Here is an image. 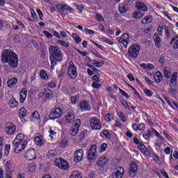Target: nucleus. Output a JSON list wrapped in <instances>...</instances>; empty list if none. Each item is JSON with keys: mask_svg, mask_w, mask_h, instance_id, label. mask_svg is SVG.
<instances>
[{"mask_svg": "<svg viewBox=\"0 0 178 178\" xmlns=\"http://www.w3.org/2000/svg\"><path fill=\"white\" fill-rule=\"evenodd\" d=\"M95 158H97V146L93 145L89 149L88 159L89 161H95Z\"/></svg>", "mask_w": 178, "mask_h": 178, "instance_id": "obj_13", "label": "nucleus"}, {"mask_svg": "<svg viewBox=\"0 0 178 178\" xmlns=\"http://www.w3.org/2000/svg\"><path fill=\"white\" fill-rule=\"evenodd\" d=\"M124 175V169L122 167H117L110 178H122Z\"/></svg>", "mask_w": 178, "mask_h": 178, "instance_id": "obj_12", "label": "nucleus"}, {"mask_svg": "<svg viewBox=\"0 0 178 178\" xmlns=\"http://www.w3.org/2000/svg\"><path fill=\"white\" fill-rule=\"evenodd\" d=\"M17 78H12L11 79L8 80L7 81V86L10 88H13L16 84H17Z\"/></svg>", "mask_w": 178, "mask_h": 178, "instance_id": "obj_27", "label": "nucleus"}, {"mask_svg": "<svg viewBox=\"0 0 178 178\" xmlns=\"http://www.w3.org/2000/svg\"><path fill=\"white\" fill-rule=\"evenodd\" d=\"M69 65H70L67 70V74L69 77L74 79H76V77H77V67L76 66V65H74V63H73V61H70Z\"/></svg>", "mask_w": 178, "mask_h": 178, "instance_id": "obj_6", "label": "nucleus"}, {"mask_svg": "<svg viewBox=\"0 0 178 178\" xmlns=\"http://www.w3.org/2000/svg\"><path fill=\"white\" fill-rule=\"evenodd\" d=\"M145 81H146L149 86H152L154 84V82H152V81H151L148 76L145 77Z\"/></svg>", "mask_w": 178, "mask_h": 178, "instance_id": "obj_58", "label": "nucleus"}, {"mask_svg": "<svg viewBox=\"0 0 178 178\" xmlns=\"http://www.w3.org/2000/svg\"><path fill=\"white\" fill-rule=\"evenodd\" d=\"M103 135L106 136V138H111V133H109V131L107 130H104L103 131Z\"/></svg>", "mask_w": 178, "mask_h": 178, "instance_id": "obj_59", "label": "nucleus"}, {"mask_svg": "<svg viewBox=\"0 0 178 178\" xmlns=\"http://www.w3.org/2000/svg\"><path fill=\"white\" fill-rule=\"evenodd\" d=\"M10 108H17V106L19 105V102H17L16 99H12L10 101Z\"/></svg>", "mask_w": 178, "mask_h": 178, "instance_id": "obj_44", "label": "nucleus"}, {"mask_svg": "<svg viewBox=\"0 0 178 178\" xmlns=\"http://www.w3.org/2000/svg\"><path fill=\"white\" fill-rule=\"evenodd\" d=\"M91 63L93 66H95V67H102V66L105 65V61L101 60L100 62H99L97 60H92Z\"/></svg>", "mask_w": 178, "mask_h": 178, "instance_id": "obj_28", "label": "nucleus"}, {"mask_svg": "<svg viewBox=\"0 0 178 178\" xmlns=\"http://www.w3.org/2000/svg\"><path fill=\"white\" fill-rule=\"evenodd\" d=\"M161 173L163 175V176H164V177L169 178V175H168V172L165 171V170L163 169L161 170Z\"/></svg>", "mask_w": 178, "mask_h": 178, "instance_id": "obj_64", "label": "nucleus"}, {"mask_svg": "<svg viewBox=\"0 0 178 178\" xmlns=\"http://www.w3.org/2000/svg\"><path fill=\"white\" fill-rule=\"evenodd\" d=\"M49 52L50 54L51 68L54 69L57 62H60L63 59L62 51L57 46L51 45L49 48Z\"/></svg>", "mask_w": 178, "mask_h": 178, "instance_id": "obj_3", "label": "nucleus"}, {"mask_svg": "<svg viewBox=\"0 0 178 178\" xmlns=\"http://www.w3.org/2000/svg\"><path fill=\"white\" fill-rule=\"evenodd\" d=\"M168 92L172 95V97H175L176 94L177 93V90H176V86H170L168 88Z\"/></svg>", "mask_w": 178, "mask_h": 178, "instance_id": "obj_36", "label": "nucleus"}, {"mask_svg": "<svg viewBox=\"0 0 178 178\" xmlns=\"http://www.w3.org/2000/svg\"><path fill=\"white\" fill-rule=\"evenodd\" d=\"M154 79L156 83L159 84L163 80V75H162V73H161V72L157 71L154 75Z\"/></svg>", "mask_w": 178, "mask_h": 178, "instance_id": "obj_22", "label": "nucleus"}, {"mask_svg": "<svg viewBox=\"0 0 178 178\" xmlns=\"http://www.w3.org/2000/svg\"><path fill=\"white\" fill-rule=\"evenodd\" d=\"M153 40L154 41L155 46L157 48H161V38L159 37V35H158V33H154V34Z\"/></svg>", "mask_w": 178, "mask_h": 178, "instance_id": "obj_24", "label": "nucleus"}, {"mask_svg": "<svg viewBox=\"0 0 178 178\" xmlns=\"http://www.w3.org/2000/svg\"><path fill=\"white\" fill-rule=\"evenodd\" d=\"M80 126H81V121L80 119L76 120L74 125H72L70 129V134L71 136H77Z\"/></svg>", "mask_w": 178, "mask_h": 178, "instance_id": "obj_9", "label": "nucleus"}, {"mask_svg": "<svg viewBox=\"0 0 178 178\" xmlns=\"http://www.w3.org/2000/svg\"><path fill=\"white\" fill-rule=\"evenodd\" d=\"M40 76L43 80H48V74L44 70H42L40 72Z\"/></svg>", "mask_w": 178, "mask_h": 178, "instance_id": "obj_41", "label": "nucleus"}, {"mask_svg": "<svg viewBox=\"0 0 178 178\" xmlns=\"http://www.w3.org/2000/svg\"><path fill=\"white\" fill-rule=\"evenodd\" d=\"M58 9H60L63 12H67V13H72L74 11V9L66 4H60L57 6Z\"/></svg>", "mask_w": 178, "mask_h": 178, "instance_id": "obj_17", "label": "nucleus"}, {"mask_svg": "<svg viewBox=\"0 0 178 178\" xmlns=\"http://www.w3.org/2000/svg\"><path fill=\"white\" fill-rule=\"evenodd\" d=\"M144 92H145V95H147V97H152V92L149 89L145 88L144 90Z\"/></svg>", "mask_w": 178, "mask_h": 178, "instance_id": "obj_55", "label": "nucleus"}, {"mask_svg": "<svg viewBox=\"0 0 178 178\" xmlns=\"http://www.w3.org/2000/svg\"><path fill=\"white\" fill-rule=\"evenodd\" d=\"M19 97H20L19 101H20L21 104H23L24 102V101H26V98H27V89L24 88L21 90V92L19 94Z\"/></svg>", "mask_w": 178, "mask_h": 178, "instance_id": "obj_23", "label": "nucleus"}, {"mask_svg": "<svg viewBox=\"0 0 178 178\" xmlns=\"http://www.w3.org/2000/svg\"><path fill=\"white\" fill-rule=\"evenodd\" d=\"M163 74H164V76L165 77V79H170L172 72H170V70L169 69L164 68Z\"/></svg>", "mask_w": 178, "mask_h": 178, "instance_id": "obj_40", "label": "nucleus"}, {"mask_svg": "<svg viewBox=\"0 0 178 178\" xmlns=\"http://www.w3.org/2000/svg\"><path fill=\"white\" fill-rule=\"evenodd\" d=\"M118 10L121 15H124V13H127V8L124 3H120L118 7Z\"/></svg>", "mask_w": 178, "mask_h": 178, "instance_id": "obj_30", "label": "nucleus"}, {"mask_svg": "<svg viewBox=\"0 0 178 178\" xmlns=\"http://www.w3.org/2000/svg\"><path fill=\"white\" fill-rule=\"evenodd\" d=\"M68 144H69V141L67 140V139L64 138L61 140V141L60 142V148H66V146Z\"/></svg>", "mask_w": 178, "mask_h": 178, "instance_id": "obj_39", "label": "nucleus"}, {"mask_svg": "<svg viewBox=\"0 0 178 178\" xmlns=\"http://www.w3.org/2000/svg\"><path fill=\"white\" fill-rule=\"evenodd\" d=\"M79 108L82 112L88 109V102L83 101L79 104Z\"/></svg>", "mask_w": 178, "mask_h": 178, "instance_id": "obj_29", "label": "nucleus"}, {"mask_svg": "<svg viewBox=\"0 0 178 178\" xmlns=\"http://www.w3.org/2000/svg\"><path fill=\"white\" fill-rule=\"evenodd\" d=\"M152 22V16L147 15L145 17V19L142 20L143 24H147V23H151Z\"/></svg>", "mask_w": 178, "mask_h": 178, "instance_id": "obj_37", "label": "nucleus"}, {"mask_svg": "<svg viewBox=\"0 0 178 178\" xmlns=\"http://www.w3.org/2000/svg\"><path fill=\"white\" fill-rule=\"evenodd\" d=\"M35 144L39 147H42L44 144H45V140H44V137L42 136H36L34 138Z\"/></svg>", "mask_w": 178, "mask_h": 178, "instance_id": "obj_21", "label": "nucleus"}, {"mask_svg": "<svg viewBox=\"0 0 178 178\" xmlns=\"http://www.w3.org/2000/svg\"><path fill=\"white\" fill-rule=\"evenodd\" d=\"M83 156H84V152L83 149H79L76 150L74 152V161L76 163H79V162H81V161L83 160Z\"/></svg>", "mask_w": 178, "mask_h": 178, "instance_id": "obj_14", "label": "nucleus"}, {"mask_svg": "<svg viewBox=\"0 0 178 178\" xmlns=\"http://www.w3.org/2000/svg\"><path fill=\"white\" fill-rule=\"evenodd\" d=\"M72 37L74 40H75L76 44H80L81 42V38L80 36L77 35V34L74 33L72 35Z\"/></svg>", "mask_w": 178, "mask_h": 178, "instance_id": "obj_46", "label": "nucleus"}, {"mask_svg": "<svg viewBox=\"0 0 178 178\" xmlns=\"http://www.w3.org/2000/svg\"><path fill=\"white\" fill-rule=\"evenodd\" d=\"M40 113H38V111H34L33 113H32L31 119H32V120H35L40 119Z\"/></svg>", "mask_w": 178, "mask_h": 178, "instance_id": "obj_43", "label": "nucleus"}, {"mask_svg": "<svg viewBox=\"0 0 178 178\" xmlns=\"http://www.w3.org/2000/svg\"><path fill=\"white\" fill-rule=\"evenodd\" d=\"M113 119V113H107L104 117V120L106 122H111Z\"/></svg>", "mask_w": 178, "mask_h": 178, "instance_id": "obj_42", "label": "nucleus"}, {"mask_svg": "<svg viewBox=\"0 0 178 178\" xmlns=\"http://www.w3.org/2000/svg\"><path fill=\"white\" fill-rule=\"evenodd\" d=\"M96 20H97V22H104V17L99 14H97L96 15Z\"/></svg>", "mask_w": 178, "mask_h": 178, "instance_id": "obj_56", "label": "nucleus"}, {"mask_svg": "<svg viewBox=\"0 0 178 178\" xmlns=\"http://www.w3.org/2000/svg\"><path fill=\"white\" fill-rule=\"evenodd\" d=\"M5 131L8 136L15 134V131H16V125L12 122H8L5 127Z\"/></svg>", "mask_w": 178, "mask_h": 178, "instance_id": "obj_11", "label": "nucleus"}, {"mask_svg": "<svg viewBox=\"0 0 178 178\" xmlns=\"http://www.w3.org/2000/svg\"><path fill=\"white\" fill-rule=\"evenodd\" d=\"M97 166H100L101 168L105 166L108 163V159L105 157H100L99 160L96 162Z\"/></svg>", "mask_w": 178, "mask_h": 178, "instance_id": "obj_25", "label": "nucleus"}, {"mask_svg": "<svg viewBox=\"0 0 178 178\" xmlns=\"http://www.w3.org/2000/svg\"><path fill=\"white\" fill-rule=\"evenodd\" d=\"M58 155V153H56V150L55 149H52V150H49L48 152H47V158L50 159H52V158H55V156Z\"/></svg>", "mask_w": 178, "mask_h": 178, "instance_id": "obj_33", "label": "nucleus"}, {"mask_svg": "<svg viewBox=\"0 0 178 178\" xmlns=\"http://www.w3.org/2000/svg\"><path fill=\"white\" fill-rule=\"evenodd\" d=\"M6 170L8 172L7 175H12V163L7 161L6 163Z\"/></svg>", "mask_w": 178, "mask_h": 178, "instance_id": "obj_34", "label": "nucleus"}, {"mask_svg": "<svg viewBox=\"0 0 178 178\" xmlns=\"http://www.w3.org/2000/svg\"><path fill=\"white\" fill-rule=\"evenodd\" d=\"M107 147H108V145L106 143H103L100 147V150H99L100 154H102V152H105V151H106Z\"/></svg>", "mask_w": 178, "mask_h": 178, "instance_id": "obj_51", "label": "nucleus"}, {"mask_svg": "<svg viewBox=\"0 0 178 178\" xmlns=\"http://www.w3.org/2000/svg\"><path fill=\"white\" fill-rule=\"evenodd\" d=\"M51 97H52V90L49 88H44L43 92L38 94L39 99H42V101H48L51 99Z\"/></svg>", "mask_w": 178, "mask_h": 178, "instance_id": "obj_7", "label": "nucleus"}, {"mask_svg": "<svg viewBox=\"0 0 178 178\" xmlns=\"http://www.w3.org/2000/svg\"><path fill=\"white\" fill-rule=\"evenodd\" d=\"M136 8H138V10H141L142 12H147L148 8L147 7V5L145 3L137 1L136 3Z\"/></svg>", "mask_w": 178, "mask_h": 178, "instance_id": "obj_20", "label": "nucleus"}, {"mask_svg": "<svg viewBox=\"0 0 178 178\" xmlns=\"http://www.w3.org/2000/svg\"><path fill=\"white\" fill-rule=\"evenodd\" d=\"M140 67H143V69H146L147 70H154V69H155V67L154 66V65L150 63H148V64L142 63L140 64Z\"/></svg>", "mask_w": 178, "mask_h": 178, "instance_id": "obj_31", "label": "nucleus"}, {"mask_svg": "<svg viewBox=\"0 0 178 178\" xmlns=\"http://www.w3.org/2000/svg\"><path fill=\"white\" fill-rule=\"evenodd\" d=\"M118 115L120 120H122V122H127V119H126V116L124 115V113H123L122 112H118Z\"/></svg>", "mask_w": 178, "mask_h": 178, "instance_id": "obj_45", "label": "nucleus"}, {"mask_svg": "<svg viewBox=\"0 0 178 178\" xmlns=\"http://www.w3.org/2000/svg\"><path fill=\"white\" fill-rule=\"evenodd\" d=\"M120 94H122V95H123L124 97H125V98H127V99H129V98H130V96H129V95H127L124 90L120 89Z\"/></svg>", "mask_w": 178, "mask_h": 178, "instance_id": "obj_60", "label": "nucleus"}, {"mask_svg": "<svg viewBox=\"0 0 178 178\" xmlns=\"http://www.w3.org/2000/svg\"><path fill=\"white\" fill-rule=\"evenodd\" d=\"M144 129H145V124L144 123L138 124V130H144Z\"/></svg>", "mask_w": 178, "mask_h": 178, "instance_id": "obj_63", "label": "nucleus"}, {"mask_svg": "<svg viewBox=\"0 0 178 178\" xmlns=\"http://www.w3.org/2000/svg\"><path fill=\"white\" fill-rule=\"evenodd\" d=\"M70 178H83V175H81L80 172L74 170L72 172Z\"/></svg>", "mask_w": 178, "mask_h": 178, "instance_id": "obj_35", "label": "nucleus"}, {"mask_svg": "<svg viewBox=\"0 0 178 178\" xmlns=\"http://www.w3.org/2000/svg\"><path fill=\"white\" fill-rule=\"evenodd\" d=\"M76 51L79 52L81 56H87V55H88V52L80 51L79 49H76Z\"/></svg>", "mask_w": 178, "mask_h": 178, "instance_id": "obj_61", "label": "nucleus"}, {"mask_svg": "<svg viewBox=\"0 0 178 178\" xmlns=\"http://www.w3.org/2000/svg\"><path fill=\"white\" fill-rule=\"evenodd\" d=\"M55 166L62 169V170H67L69 169V163L62 159H56L54 161Z\"/></svg>", "mask_w": 178, "mask_h": 178, "instance_id": "obj_8", "label": "nucleus"}, {"mask_svg": "<svg viewBox=\"0 0 178 178\" xmlns=\"http://www.w3.org/2000/svg\"><path fill=\"white\" fill-rule=\"evenodd\" d=\"M27 113H29V111H27V110H26V108H21L19 109V116L20 119H24V118H26V115H27Z\"/></svg>", "mask_w": 178, "mask_h": 178, "instance_id": "obj_32", "label": "nucleus"}, {"mask_svg": "<svg viewBox=\"0 0 178 178\" xmlns=\"http://www.w3.org/2000/svg\"><path fill=\"white\" fill-rule=\"evenodd\" d=\"M130 36L127 33H124L121 38L118 39V42L120 44H122L124 48H127V45H129V39Z\"/></svg>", "mask_w": 178, "mask_h": 178, "instance_id": "obj_15", "label": "nucleus"}, {"mask_svg": "<svg viewBox=\"0 0 178 178\" xmlns=\"http://www.w3.org/2000/svg\"><path fill=\"white\" fill-rule=\"evenodd\" d=\"M143 16H144V13H141L140 11H135L134 13L133 17L134 19H141V17H143Z\"/></svg>", "mask_w": 178, "mask_h": 178, "instance_id": "obj_38", "label": "nucleus"}, {"mask_svg": "<svg viewBox=\"0 0 178 178\" xmlns=\"http://www.w3.org/2000/svg\"><path fill=\"white\" fill-rule=\"evenodd\" d=\"M74 119H76V118L74 117V114L72 113H68L65 115V122L67 123H73V122H74Z\"/></svg>", "mask_w": 178, "mask_h": 178, "instance_id": "obj_26", "label": "nucleus"}, {"mask_svg": "<svg viewBox=\"0 0 178 178\" xmlns=\"http://www.w3.org/2000/svg\"><path fill=\"white\" fill-rule=\"evenodd\" d=\"M28 143L29 142H27V138H26V135H24V134H18L13 143L14 147V152L15 154H20V152L24 151Z\"/></svg>", "mask_w": 178, "mask_h": 178, "instance_id": "obj_2", "label": "nucleus"}, {"mask_svg": "<svg viewBox=\"0 0 178 178\" xmlns=\"http://www.w3.org/2000/svg\"><path fill=\"white\" fill-rule=\"evenodd\" d=\"M137 170H138V168L137 167V164L134 162L131 163L130 165L129 175L131 177H134L137 174Z\"/></svg>", "mask_w": 178, "mask_h": 178, "instance_id": "obj_19", "label": "nucleus"}, {"mask_svg": "<svg viewBox=\"0 0 178 178\" xmlns=\"http://www.w3.org/2000/svg\"><path fill=\"white\" fill-rule=\"evenodd\" d=\"M79 143H82L83 140H84V138H86V134L82 131L80 133V134L79 135Z\"/></svg>", "mask_w": 178, "mask_h": 178, "instance_id": "obj_50", "label": "nucleus"}, {"mask_svg": "<svg viewBox=\"0 0 178 178\" xmlns=\"http://www.w3.org/2000/svg\"><path fill=\"white\" fill-rule=\"evenodd\" d=\"M138 148L140 151V152L143 154V155H145L146 156H149L151 152H149V149H148L147 147H145V145L140 143L138 146Z\"/></svg>", "mask_w": 178, "mask_h": 178, "instance_id": "obj_18", "label": "nucleus"}, {"mask_svg": "<svg viewBox=\"0 0 178 178\" xmlns=\"http://www.w3.org/2000/svg\"><path fill=\"white\" fill-rule=\"evenodd\" d=\"M3 63H8L13 69H16L19 65V58L15 51L10 49H4L1 56Z\"/></svg>", "mask_w": 178, "mask_h": 178, "instance_id": "obj_1", "label": "nucleus"}, {"mask_svg": "<svg viewBox=\"0 0 178 178\" xmlns=\"http://www.w3.org/2000/svg\"><path fill=\"white\" fill-rule=\"evenodd\" d=\"M25 159L26 161H33L35 159V150L34 149H29L25 153Z\"/></svg>", "mask_w": 178, "mask_h": 178, "instance_id": "obj_16", "label": "nucleus"}, {"mask_svg": "<svg viewBox=\"0 0 178 178\" xmlns=\"http://www.w3.org/2000/svg\"><path fill=\"white\" fill-rule=\"evenodd\" d=\"M140 49H141V46L139 44H133L128 49V56H130V58H133L134 59L137 58L140 54Z\"/></svg>", "mask_w": 178, "mask_h": 178, "instance_id": "obj_4", "label": "nucleus"}, {"mask_svg": "<svg viewBox=\"0 0 178 178\" xmlns=\"http://www.w3.org/2000/svg\"><path fill=\"white\" fill-rule=\"evenodd\" d=\"M37 13L39 16L40 20H42V17L44 16V15H42V11H41V10H37Z\"/></svg>", "mask_w": 178, "mask_h": 178, "instance_id": "obj_62", "label": "nucleus"}, {"mask_svg": "<svg viewBox=\"0 0 178 178\" xmlns=\"http://www.w3.org/2000/svg\"><path fill=\"white\" fill-rule=\"evenodd\" d=\"M79 99H80L79 96H72V97H71V102L73 104L79 102Z\"/></svg>", "mask_w": 178, "mask_h": 178, "instance_id": "obj_48", "label": "nucleus"}, {"mask_svg": "<svg viewBox=\"0 0 178 178\" xmlns=\"http://www.w3.org/2000/svg\"><path fill=\"white\" fill-rule=\"evenodd\" d=\"M122 105L124 106V108H126L128 111H130V106H129V103L126 101L121 102Z\"/></svg>", "mask_w": 178, "mask_h": 178, "instance_id": "obj_54", "label": "nucleus"}, {"mask_svg": "<svg viewBox=\"0 0 178 178\" xmlns=\"http://www.w3.org/2000/svg\"><path fill=\"white\" fill-rule=\"evenodd\" d=\"M47 87H49V88H55V87H56V82L55 81L48 82Z\"/></svg>", "mask_w": 178, "mask_h": 178, "instance_id": "obj_53", "label": "nucleus"}, {"mask_svg": "<svg viewBox=\"0 0 178 178\" xmlns=\"http://www.w3.org/2000/svg\"><path fill=\"white\" fill-rule=\"evenodd\" d=\"M62 116V109L59 108H56L51 111L50 113L49 118L54 120V119H59Z\"/></svg>", "mask_w": 178, "mask_h": 178, "instance_id": "obj_10", "label": "nucleus"}, {"mask_svg": "<svg viewBox=\"0 0 178 178\" xmlns=\"http://www.w3.org/2000/svg\"><path fill=\"white\" fill-rule=\"evenodd\" d=\"M170 80L172 81L177 82V72H173L170 77Z\"/></svg>", "mask_w": 178, "mask_h": 178, "instance_id": "obj_52", "label": "nucleus"}, {"mask_svg": "<svg viewBox=\"0 0 178 178\" xmlns=\"http://www.w3.org/2000/svg\"><path fill=\"white\" fill-rule=\"evenodd\" d=\"M43 34H44L47 38H52V37H54L52 34L47 31H43Z\"/></svg>", "mask_w": 178, "mask_h": 178, "instance_id": "obj_57", "label": "nucleus"}, {"mask_svg": "<svg viewBox=\"0 0 178 178\" xmlns=\"http://www.w3.org/2000/svg\"><path fill=\"white\" fill-rule=\"evenodd\" d=\"M57 44H60V45H61L62 47H65V48H69L70 45L67 42L63 41V40H58L57 41Z\"/></svg>", "mask_w": 178, "mask_h": 178, "instance_id": "obj_47", "label": "nucleus"}, {"mask_svg": "<svg viewBox=\"0 0 178 178\" xmlns=\"http://www.w3.org/2000/svg\"><path fill=\"white\" fill-rule=\"evenodd\" d=\"M29 172H30L31 173H33V172H35V169H36V166L35 165L31 163L29 165Z\"/></svg>", "mask_w": 178, "mask_h": 178, "instance_id": "obj_49", "label": "nucleus"}, {"mask_svg": "<svg viewBox=\"0 0 178 178\" xmlns=\"http://www.w3.org/2000/svg\"><path fill=\"white\" fill-rule=\"evenodd\" d=\"M90 126L92 130H101L102 129V122L97 117H92L90 119Z\"/></svg>", "mask_w": 178, "mask_h": 178, "instance_id": "obj_5", "label": "nucleus"}]
</instances>
